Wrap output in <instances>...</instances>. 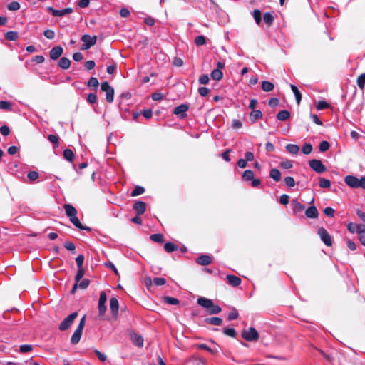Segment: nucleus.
Wrapping results in <instances>:
<instances>
[{
    "label": "nucleus",
    "mask_w": 365,
    "mask_h": 365,
    "mask_svg": "<svg viewBox=\"0 0 365 365\" xmlns=\"http://www.w3.org/2000/svg\"><path fill=\"white\" fill-rule=\"evenodd\" d=\"M197 304L201 307L207 309L210 314H215L221 312V308L215 305L211 299L201 297L197 299Z\"/></svg>",
    "instance_id": "f257e3e1"
},
{
    "label": "nucleus",
    "mask_w": 365,
    "mask_h": 365,
    "mask_svg": "<svg viewBox=\"0 0 365 365\" xmlns=\"http://www.w3.org/2000/svg\"><path fill=\"white\" fill-rule=\"evenodd\" d=\"M344 182L351 188H362L365 190V177L358 178L354 175H347L344 178Z\"/></svg>",
    "instance_id": "f03ea898"
},
{
    "label": "nucleus",
    "mask_w": 365,
    "mask_h": 365,
    "mask_svg": "<svg viewBox=\"0 0 365 365\" xmlns=\"http://www.w3.org/2000/svg\"><path fill=\"white\" fill-rule=\"evenodd\" d=\"M85 319H86V317H83V318L81 319L77 329H76V331H74V333L73 334L71 338V344H76L79 342L80 339H81V335H82V332H83V329L85 326Z\"/></svg>",
    "instance_id": "7ed1b4c3"
},
{
    "label": "nucleus",
    "mask_w": 365,
    "mask_h": 365,
    "mask_svg": "<svg viewBox=\"0 0 365 365\" xmlns=\"http://www.w3.org/2000/svg\"><path fill=\"white\" fill-rule=\"evenodd\" d=\"M242 337L246 341H255L259 339V334L255 328L250 327L248 329H244L242 331Z\"/></svg>",
    "instance_id": "20e7f679"
},
{
    "label": "nucleus",
    "mask_w": 365,
    "mask_h": 365,
    "mask_svg": "<svg viewBox=\"0 0 365 365\" xmlns=\"http://www.w3.org/2000/svg\"><path fill=\"white\" fill-rule=\"evenodd\" d=\"M78 313L73 312L65 318L59 325V329L61 331H65L68 329L73 324L74 319L77 317Z\"/></svg>",
    "instance_id": "39448f33"
},
{
    "label": "nucleus",
    "mask_w": 365,
    "mask_h": 365,
    "mask_svg": "<svg viewBox=\"0 0 365 365\" xmlns=\"http://www.w3.org/2000/svg\"><path fill=\"white\" fill-rule=\"evenodd\" d=\"M81 41L83 42V44L81 46V49L87 50L96 44V36H91L90 35L85 34L82 36Z\"/></svg>",
    "instance_id": "423d86ee"
},
{
    "label": "nucleus",
    "mask_w": 365,
    "mask_h": 365,
    "mask_svg": "<svg viewBox=\"0 0 365 365\" xmlns=\"http://www.w3.org/2000/svg\"><path fill=\"white\" fill-rule=\"evenodd\" d=\"M101 88L106 93V101L109 103L113 101L114 90L108 82L102 83Z\"/></svg>",
    "instance_id": "0eeeda50"
},
{
    "label": "nucleus",
    "mask_w": 365,
    "mask_h": 365,
    "mask_svg": "<svg viewBox=\"0 0 365 365\" xmlns=\"http://www.w3.org/2000/svg\"><path fill=\"white\" fill-rule=\"evenodd\" d=\"M309 165L312 169L318 173H324L326 170L325 166L322 164L319 160H311L309 162Z\"/></svg>",
    "instance_id": "6e6552de"
},
{
    "label": "nucleus",
    "mask_w": 365,
    "mask_h": 365,
    "mask_svg": "<svg viewBox=\"0 0 365 365\" xmlns=\"http://www.w3.org/2000/svg\"><path fill=\"white\" fill-rule=\"evenodd\" d=\"M318 235L326 245L331 246L332 245L331 236L324 227L318 230Z\"/></svg>",
    "instance_id": "1a4fd4ad"
},
{
    "label": "nucleus",
    "mask_w": 365,
    "mask_h": 365,
    "mask_svg": "<svg viewBox=\"0 0 365 365\" xmlns=\"http://www.w3.org/2000/svg\"><path fill=\"white\" fill-rule=\"evenodd\" d=\"M188 108L189 107L187 105L181 104L174 109L173 113L182 118L186 115V112L188 110Z\"/></svg>",
    "instance_id": "9d476101"
},
{
    "label": "nucleus",
    "mask_w": 365,
    "mask_h": 365,
    "mask_svg": "<svg viewBox=\"0 0 365 365\" xmlns=\"http://www.w3.org/2000/svg\"><path fill=\"white\" fill-rule=\"evenodd\" d=\"M212 343H213L215 344V346L213 347H209L208 346H207L205 344H200L197 345V348L199 349H205V350L207 351L208 352H210V354L215 355L218 353L219 346L217 344H215L213 341H212Z\"/></svg>",
    "instance_id": "9b49d317"
},
{
    "label": "nucleus",
    "mask_w": 365,
    "mask_h": 365,
    "mask_svg": "<svg viewBox=\"0 0 365 365\" xmlns=\"http://www.w3.org/2000/svg\"><path fill=\"white\" fill-rule=\"evenodd\" d=\"M291 206L292 211L294 214H297L299 212H302L305 207L300 202H299L297 199L292 200L291 202Z\"/></svg>",
    "instance_id": "f8f14e48"
},
{
    "label": "nucleus",
    "mask_w": 365,
    "mask_h": 365,
    "mask_svg": "<svg viewBox=\"0 0 365 365\" xmlns=\"http://www.w3.org/2000/svg\"><path fill=\"white\" fill-rule=\"evenodd\" d=\"M118 301L116 298L113 297L110 300V309L113 315L116 317L118 312Z\"/></svg>",
    "instance_id": "ddd939ff"
},
{
    "label": "nucleus",
    "mask_w": 365,
    "mask_h": 365,
    "mask_svg": "<svg viewBox=\"0 0 365 365\" xmlns=\"http://www.w3.org/2000/svg\"><path fill=\"white\" fill-rule=\"evenodd\" d=\"M63 53V48L61 46L53 47L50 51V58L53 60L58 59Z\"/></svg>",
    "instance_id": "4468645a"
},
{
    "label": "nucleus",
    "mask_w": 365,
    "mask_h": 365,
    "mask_svg": "<svg viewBox=\"0 0 365 365\" xmlns=\"http://www.w3.org/2000/svg\"><path fill=\"white\" fill-rule=\"evenodd\" d=\"M226 279L227 283L232 287H235L241 284V279L235 275L228 274L227 275Z\"/></svg>",
    "instance_id": "2eb2a0df"
},
{
    "label": "nucleus",
    "mask_w": 365,
    "mask_h": 365,
    "mask_svg": "<svg viewBox=\"0 0 365 365\" xmlns=\"http://www.w3.org/2000/svg\"><path fill=\"white\" fill-rule=\"evenodd\" d=\"M305 215L309 218H317L319 212L315 206H311L305 210Z\"/></svg>",
    "instance_id": "dca6fc26"
},
{
    "label": "nucleus",
    "mask_w": 365,
    "mask_h": 365,
    "mask_svg": "<svg viewBox=\"0 0 365 365\" xmlns=\"http://www.w3.org/2000/svg\"><path fill=\"white\" fill-rule=\"evenodd\" d=\"M196 262L200 265L205 266L212 263V258L209 255H202L197 259Z\"/></svg>",
    "instance_id": "f3484780"
},
{
    "label": "nucleus",
    "mask_w": 365,
    "mask_h": 365,
    "mask_svg": "<svg viewBox=\"0 0 365 365\" xmlns=\"http://www.w3.org/2000/svg\"><path fill=\"white\" fill-rule=\"evenodd\" d=\"M63 207H64L66 214L67 215V216L69 218L76 215L77 210L73 205H69V204H66V205H64Z\"/></svg>",
    "instance_id": "a211bd4d"
},
{
    "label": "nucleus",
    "mask_w": 365,
    "mask_h": 365,
    "mask_svg": "<svg viewBox=\"0 0 365 365\" xmlns=\"http://www.w3.org/2000/svg\"><path fill=\"white\" fill-rule=\"evenodd\" d=\"M48 9L52 12V14L54 16H62L66 14L72 12V9L71 8H66L62 10H56L50 7Z\"/></svg>",
    "instance_id": "6ab92c4d"
},
{
    "label": "nucleus",
    "mask_w": 365,
    "mask_h": 365,
    "mask_svg": "<svg viewBox=\"0 0 365 365\" xmlns=\"http://www.w3.org/2000/svg\"><path fill=\"white\" fill-rule=\"evenodd\" d=\"M130 339L135 346L138 347H142L143 346L144 340L141 336L133 334L130 336Z\"/></svg>",
    "instance_id": "aec40b11"
},
{
    "label": "nucleus",
    "mask_w": 365,
    "mask_h": 365,
    "mask_svg": "<svg viewBox=\"0 0 365 365\" xmlns=\"http://www.w3.org/2000/svg\"><path fill=\"white\" fill-rule=\"evenodd\" d=\"M133 209L138 215H142L145 211V203L142 201H138L133 205Z\"/></svg>",
    "instance_id": "412c9836"
},
{
    "label": "nucleus",
    "mask_w": 365,
    "mask_h": 365,
    "mask_svg": "<svg viewBox=\"0 0 365 365\" xmlns=\"http://www.w3.org/2000/svg\"><path fill=\"white\" fill-rule=\"evenodd\" d=\"M205 322L210 324L215 325V326H220L222 323V319L220 317H210L207 318L205 319Z\"/></svg>",
    "instance_id": "4be33fe9"
},
{
    "label": "nucleus",
    "mask_w": 365,
    "mask_h": 365,
    "mask_svg": "<svg viewBox=\"0 0 365 365\" xmlns=\"http://www.w3.org/2000/svg\"><path fill=\"white\" fill-rule=\"evenodd\" d=\"M262 117V113L259 110H254L250 114V120L252 123H255L256 120L259 119Z\"/></svg>",
    "instance_id": "5701e85b"
},
{
    "label": "nucleus",
    "mask_w": 365,
    "mask_h": 365,
    "mask_svg": "<svg viewBox=\"0 0 365 365\" xmlns=\"http://www.w3.org/2000/svg\"><path fill=\"white\" fill-rule=\"evenodd\" d=\"M269 176L276 182H279L281 180V173L276 168H273L270 170Z\"/></svg>",
    "instance_id": "b1692460"
},
{
    "label": "nucleus",
    "mask_w": 365,
    "mask_h": 365,
    "mask_svg": "<svg viewBox=\"0 0 365 365\" xmlns=\"http://www.w3.org/2000/svg\"><path fill=\"white\" fill-rule=\"evenodd\" d=\"M71 222L78 228L81 230H90V228L84 227L82 225L78 217L76 216L70 218Z\"/></svg>",
    "instance_id": "393cba45"
},
{
    "label": "nucleus",
    "mask_w": 365,
    "mask_h": 365,
    "mask_svg": "<svg viewBox=\"0 0 365 365\" xmlns=\"http://www.w3.org/2000/svg\"><path fill=\"white\" fill-rule=\"evenodd\" d=\"M286 150L291 154H297L299 151V147L294 144H288L286 145Z\"/></svg>",
    "instance_id": "a878e982"
},
{
    "label": "nucleus",
    "mask_w": 365,
    "mask_h": 365,
    "mask_svg": "<svg viewBox=\"0 0 365 365\" xmlns=\"http://www.w3.org/2000/svg\"><path fill=\"white\" fill-rule=\"evenodd\" d=\"M290 88H291L292 92L294 93L295 98H296L297 103L299 105L300 103V101L302 99V94L296 86L291 85Z\"/></svg>",
    "instance_id": "bb28decb"
},
{
    "label": "nucleus",
    "mask_w": 365,
    "mask_h": 365,
    "mask_svg": "<svg viewBox=\"0 0 365 365\" xmlns=\"http://www.w3.org/2000/svg\"><path fill=\"white\" fill-rule=\"evenodd\" d=\"M71 65V61L67 58H61L59 61L58 66L63 68L67 69L70 67Z\"/></svg>",
    "instance_id": "cd10ccee"
},
{
    "label": "nucleus",
    "mask_w": 365,
    "mask_h": 365,
    "mask_svg": "<svg viewBox=\"0 0 365 365\" xmlns=\"http://www.w3.org/2000/svg\"><path fill=\"white\" fill-rule=\"evenodd\" d=\"M262 88L265 92L272 91L274 89V84L269 81H264L262 83Z\"/></svg>",
    "instance_id": "c85d7f7f"
},
{
    "label": "nucleus",
    "mask_w": 365,
    "mask_h": 365,
    "mask_svg": "<svg viewBox=\"0 0 365 365\" xmlns=\"http://www.w3.org/2000/svg\"><path fill=\"white\" fill-rule=\"evenodd\" d=\"M223 73L220 69H214L211 73V78L214 80L219 81L222 78Z\"/></svg>",
    "instance_id": "c756f323"
},
{
    "label": "nucleus",
    "mask_w": 365,
    "mask_h": 365,
    "mask_svg": "<svg viewBox=\"0 0 365 365\" xmlns=\"http://www.w3.org/2000/svg\"><path fill=\"white\" fill-rule=\"evenodd\" d=\"M63 155L64 158L70 162H72L74 159V153L71 149H66Z\"/></svg>",
    "instance_id": "7c9ffc66"
},
{
    "label": "nucleus",
    "mask_w": 365,
    "mask_h": 365,
    "mask_svg": "<svg viewBox=\"0 0 365 365\" xmlns=\"http://www.w3.org/2000/svg\"><path fill=\"white\" fill-rule=\"evenodd\" d=\"M290 116V114L287 111V110H281L277 114V119L279 120H281V121H283V120H285L287 119H288Z\"/></svg>",
    "instance_id": "2f4dec72"
},
{
    "label": "nucleus",
    "mask_w": 365,
    "mask_h": 365,
    "mask_svg": "<svg viewBox=\"0 0 365 365\" xmlns=\"http://www.w3.org/2000/svg\"><path fill=\"white\" fill-rule=\"evenodd\" d=\"M0 109L4 110H11L12 104L10 102L6 101H0Z\"/></svg>",
    "instance_id": "473e14b6"
},
{
    "label": "nucleus",
    "mask_w": 365,
    "mask_h": 365,
    "mask_svg": "<svg viewBox=\"0 0 365 365\" xmlns=\"http://www.w3.org/2000/svg\"><path fill=\"white\" fill-rule=\"evenodd\" d=\"M164 249L167 252H171L176 250L178 247L173 242H167L164 245Z\"/></svg>",
    "instance_id": "72a5a7b5"
},
{
    "label": "nucleus",
    "mask_w": 365,
    "mask_h": 365,
    "mask_svg": "<svg viewBox=\"0 0 365 365\" xmlns=\"http://www.w3.org/2000/svg\"><path fill=\"white\" fill-rule=\"evenodd\" d=\"M254 178V173L252 170H245L243 174H242V178L243 180H252Z\"/></svg>",
    "instance_id": "f704fd0d"
},
{
    "label": "nucleus",
    "mask_w": 365,
    "mask_h": 365,
    "mask_svg": "<svg viewBox=\"0 0 365 365\" xmlns=\"http://www.w3.org/2000/svg\"><path fill=\"white\" fill-rule=\"evenodd\" d=\"M252 16L255 19V21L256 22L257 24H259L260 22H261V20H262V18H261V11L258 9H255L253 11V13H252Z\"/></svg>",
    "instance_id": "c9c22d12"
},
{
    "label": "nucleus",
    "mask_w": 365,
    "mask_h": 365,
    "mask_svg": "<svg viewBox=\"0 0 365 365\" xmlns=\"http://www.w3.org/2000/svg\"><path fill=\"white\" fill-rule=\"evenodd\" d=\"M263 19L267 24L271 25L274 21V17L270 13L267 12L264 14Z\"/></svg>",
    "instance_id": "e433bc0d"
},
{
    "label": "nucleus",
    "mask_w": 365,
    "mask_h": 365,
    "mask_svg": "<svg viewBox=\"0 0 365 365\" xmlns=\"http://www.w3.org/2000/svg\"><path fill=\"white\" fill-rule=\"evenodd\" d=\"M357 85L362 90L365 86V73L361 74L357 78Z\"/></svg>",
    "instance_id": "4c0bfd02"
},
{
    "label": "nucleus",
    "mask_w": 365,
    "mask_h": 365,
    "mask_svg": "<svg viewBox=\"0 0 365 365\" xmlns=\"http://www.w3.org/2000/svg\"><path fill=\"white\" fill-rule=\"evenodd\" d=\"M163 300L165 303L167 304H178L179 303V301L178 299H177L176 298H174V297H165L163 298Z\"/></svg>",
    "instance_id": "58836bf2"
},
{
    "label": "nucleus",
    "mask_w": 365,
    "mask_h": 365,
    "mask_svg": "<svg viewBox=\"0 0 365 365\" xmlns=\"http://www.w3.org/2000/svg\"><path fill=\"white\" fill-rule=\"evenodd\" d=\"M18 38V34L15 31H9L6 34V38L9 41H15Z\"/></svg>",
    "instance_id": "ea45409f"
},
{
    "label": "nucleus",
    "mask_w": 365,
    "mask_h": 365,
    "mask_svg": "<svg viewBox=\"0 0 365 365\" xmlns=\"http://www.w3.org/2000/svg\"><path fill=\"white\" fill-rule=\"evenodd\" d=\"M331 185L330 181L325 178L319 179V186L322 188H329Z\"/></svg>",
    "instance_id": "a19ab883"
},
{
    "label": "nucleus",
    "mask_w": 365,
    "mask_h": 365,
    "mask_svg": "<svg viewBox=\"0 0 365 365\" xmlns=\"http://www.w3.org/2000/svg\"><path fill=\"white\" fill-rule=\"evenodd\" d=\"M48 140L52 143L54 145V148L58 146V137L56 135H49L48 136Z\"/></svg>",
    "instance_id": "79ce46f5"
},
{
    "label": "nucleus",
    "mask_w": 365,
    "mask_h": 365,
    "mask_svg": "<svg viewBox=\"0 0 365 365\" xmlns=\"http://www.w3.org/2000/svg\"><path fill=\"white\" fill-rule=\"evenodd\" d=\"M144 191H145V189L143 187L137 186L132 191L131 195L132 196H138V195L143 194L144 192Z\"/></svg>",
    "instance_id": "37998d69"
},
{
    "label": "nucleus",
    "mask_w": 365,
    "mask_h": 365,
    "mask_svg": "<svg viewBox=\"0 0 365 365\" xmlns=\"http://www.w3.org/2000/svg\"><path fill=\"white\" fill-rule=\"evenodd\" d=\"M284 183L289 187H293L295 185V181L292 177H286L284 178Z\"/></svg>",
    "instance_id": "c03bdc74"
},
{
    "label": "nucleus",
    "mask_w": 365,
    "mask_h": 365,
    "mask_svg": "<svg viewBox=\"0 0 365 365\" xmlns=\"http://www.w3.org/2000/svg\"><path fill=\"white\" fill-rule=\"evenodd\" d=\"M150 239L156 242H163V236L161 234H153L150 235Z\"/></svg>",
    "instance_id": "a18cd8bd"
},
{
    "label": "nucleus",
    "mask_w": 365,
    "mask_h": 365,
    "mask_svg": "<svg viewBox=\"0 0 365 365\" xmlns=\"http://www.w3.org/2000/svg\"><path fill=\"white\" fill-rule=\"evenodd\" d=\"M329 148V143L327 141H322L320 143L319 148L321 152L327 151Z\"/></svg>",
    "instance_id": "49530a36"
},
{
    "label": "nucleus",
    "mask_w": 365,
    "mask_h": 365,
    "mask_svg": "<svg viewBox=\"0 0 365 365\" xmlns=\"http://www.w3.org/2000/svg\"><path fill=\"white\" fill-rule=\"evenodd\" d=\"M20 5L16 1H12L8 5V9L10 11H16L19 9Z\"/></svg>",
    "instance_id": "de8ad7c7"
},
{
    "label": "nucleus",
    "mask_w": 365,
    "mask_h": 365,
    "mask_svg": "<svg viewBox=\"0 0 365 365\" xmlns=\"http://www.w3.org/2000/svg\"><path fill=\"white\" fill-rule=\"evenodd\" d=\"M88 86L96 88L98 86V81L96 78L92 77L89 79Z\"/></svg>",
    "instance_id": "09e8293b"
},
{
    "label": "nucleus",
    "mask_w": 365,
    "mask_h": 365,
    "mask_svg": "<svg viewBox=\"0 0 365 365\" xmlns=\"http://www.w3.org/2000/svg\"><path fill=\"white\" fill-rule=\"evenodd\" d=\"M32 350V346L29 344L21 345L19 348V351L21 353H27Z\"/></svg>",
    "instance_id": "8fccbe9b"
},
{
    "label": "nucleus",
    "mask_w": 365,
    "mask_h": 365,
    "mask_svg": "<svg viewBox=\"0 0 365 365\" xmlns=\"http://www.w3.org/2000/svg\"><path fill=\"white\" fill-rule=\"evenodd\" d=\"M312 150V146L311 144L309 143H306L303 147H302V153L305 155H308L309 154Z\"/></svg>",
    "instance_id": "3c124183"
},
{
    "label": "nucleus",
    "mask_w": 365,
    "mask_h": 365,
    "mask_svg": "<svg viewBox=\"0 0 365 365\" xmlns=\"http://www.w3.org/2000/svg\"><path fill=\"white\" fill-rule=\"evenodd\" d=\"M89 280L87 279H84L83 280H80L78 282V287L81 288V289H86L88 287V286L89 285Z\"/></svg>",
    "instance_id": "603ef678"
},
{
    "label": "nucleus",
    "mask_w": 365,
    "mask_h": 365,
    "mask_svg": "<svg viewBox=\"0 0 365 365\" xmlns=\"http://www.w3.org/2000/svg\"><path fill=\"white\" fill-rule=\"evenodd\" d=\"M107 300V296L104 291L100 293V297L98 300V304H106Z\"/></svg>",
    "instance_id": "864d4df0"
},
{
    "label": "nucleus",
    "mask_w": 365,
    "mask_h": 365,
    "mask_svg": "<svg viewBox=\"0 0 365 365\" xmlns=\"http://www.w3.org/2000/svg\"><path fill=\"white\" fill-rule=\"evenodd\" d=\"M38 173L36 171H31L28 173L27 177L31 181H34L38 178Z\"/></svg>",
    "instance_id": "5fc2aeb1"
},
{
    "label": "nucleus",
    "mask_w": 365,
    "mask_h": 365,
    "mask_svg": "<svg viewBox=\"0 0 365 365\" xmlns=\"http://www.w3.org/2000/svg\"><path fill=\"white\" fill-rule=\"evenodd\" d=\"M316 107H317V110H323L324 108H328L329 107V104L326 101H319L317 103Z\"/></svg>",
    "instance_id": "6e6d98bb"
},
{
    "label": "nucleus",
    "mask_w": 365,
    "mask_h": 365,
    "mask_svg": "<svg viewBox=\"0 0 365 365\" xmlns=\"http://www.w3.org/2000/svg\"><path fill=\"white\" fill-rule=\"evenodd\" d=\"M153 283L157 286H161L166 283V280L162 277H155L153 279Z\"/></svg>",
    "instance_id": "4d7b16f0"
},
{
    "label": "nucleus",
    "mask_w": 365,
    "mask_h": 365,
    "mask_svg": "<svg viewBox=\"0 0 365 365\" xmlns=\"http://www.w3.org/2000/svg\"><path fill=\"white\" fill-rule=\"evenodd\" d=\"M223 332L227 336H231V337H235V334H236L235 330L234 329H232V328L225 329Z\"/></svg>",
    "instance_id": "13d9d810"
},
{
    "label": "nucleus",
    "mask_w": 365,
    "mask_h": 365,
    "mask_svg": "<svg viewBox=\"0 0 365 365\" xmlns=\"http://www.w3.org/2000/svg\"><path fill=\"white\" fill-rule=\"evenodd\" d=\"M206 43L205 37L203 36H198L195 38V43L197 46H202L204 45Z\"/></svg>",
    "instance_id": "bf43d9fd"
},
{
    "label": "nucleus",
    "mask_w": 365,
    "mask_h": 365,
    "mask_svg": "<svg viewBox=\"0 0 365 365\" xmlns=\"http://www.w3.org/2000/svg\"><path fill=\"white\" fill-rule=\"evenodd\" d=\"M83 261H84V257L82 255H78L76 258V262L78 268H83Z\"/></svg>",
    "instance_id": "052dcab7"
},
{
    "label": "nucleus",
    "mask_w": 365,
    "mask_h": 365,
    "mask_svg": "<svg viewBox=\"0 0 365 365\" xmlns=\"http://www.w3.org/2000/svg\"><path fill=\"white\" fill-rule=\"evenodd\" d=\"M87 101L89 103H95L97 101V96L94 93H89L87 96Z\"/></svg>",
    "instance_id": "680f3d73"
},
{
    "label": "nucleus",
    "mask_w": 365,
    "mask_h": 365,
    "mask_svg": "<svg viewBox=\"0 0 365 365\" xmlns=\"http://www.w3.org/2000/svg\"><path fill=\"white\" fill-rule=\"evenodd\" d=\"M84 275V271L83 268H78V272L76 275V282H78L83 277Z\"/></svg>",
    "instance_id": "e2e57ef3"
},
{
    "label": "nucleus",
    "mask_w": 365,
    "mask_h": 365,
    "mask_svg": "<svg viewBox=\"0 0 365 365\" xmlns=\"http://www.w3.org/2000/svg\"><path fill=\"white\" fill-rule=\"evenodd\" d=\"M324 213L325 215L328 217H333L334 216V210L332 209L331 207H326L324 210Z\"/></svg>",
    "instance_id": "0e129e2a"
},
{
    "label": "nucleus",
    "mask_w": 365,
    "mask_h": 365,
    "mask_svg": "<svg viewBox=\"0 0 365 365\" xmlns=\"http://www.w3.org/2000/svg\"><path fill=\"white\" fill-rule=\"evenodd\" d=\"M280 165L283 168L289 169L292 167V162L291 160H287L281 162Z\"/></svg>",
    "instance_id": "69168bd1"
},
{
    "label": "nucleus",
    "mask_w": 365,
    "mask_h": 365,
    "mask_svg": "<svg viewBox=\"0 0 365 365\" xmlns=\"http://www.w3.org/2000/svg\"><path fill=\"white\" fill-rule=\"evenodd\" d=\"M43 35L48 39H53L55 36V33L52 30H46L43 33Z\"/></svg>",
    "instance_id": "338daca9"
},
{
    "label": "nucleus",
    "mask_w": 365,
    "mask_h": 365,
    "mask_svg": "<svg viewBox=\"0 0 365 365\" xmlns=\"http://www.w3.org/2000/svg\"><path fill=\"white\" fill-rule=\"evenodd\" d=\"M289 197L287 195H282L280 197L279 202L282 205H286L289 203Z\"/></svg>",
    "instance_id": "774afa93"
}]
</instances>
